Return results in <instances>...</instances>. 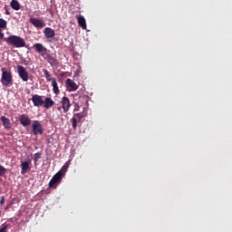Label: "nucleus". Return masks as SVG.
<instances>
[{
  "label": "nucleus",
  "mask_w": 232,
  "mask_h": 232,
  "mask_svg": "<svg viewBox=\"0 0 232 232\" xmlns=\"http://www.w3.org/2000/svg\"><path fill=\"white\" fill-rule=\"evenodd\" d=\"M32 101H33L34 106H36L38 108L40 106H43L44 104L43 97L38 94L33 95Z\"/></svg>",
  "instance_id": "nucleus-9"
},
{
  "label": "nucleus",
  "mask_w": 232,
  "mask_h": 232,
  "mask_svg": "<svg viewBox=\"0 0 232 232\" xmlns=\"http://www.w3.org/2000/svg\"><path fill=\"white\" fill-rule=\"evenodd\" d=\"M30 22L35 26L36 28H43L45 26V24L39 20L38 18H31Z\"/></svg>",
  "instance_id": "nucleus-11"
},
{
  "label": "nucleus",
  "mask_w": 232,
  "mask_h": 232,
  "mask_svg": "<svg viewBox=\"0 0 232 232\" xmlns=\"http://www.w3.org/2000/svg\"><path fill=\"white\" fill-rule=\"evenodd\" d=\"M8 224L4 225V227L0 229V232H7Z\"/></svg>",
  "instance_id": "nucleus-27"
},
{
  "label": "nucleus",
  "mask_w": 232,
  "mask_h": 232,
  "mask_svg": "<svg viewBox=\"0 0 232 232\" xmlns=\"http://www.w3.org/2000/svg\"><path fill=\"white\" fill-rule=\"evenodd\" d=\"M52 86H53V93H55V95H59L60 90H59L58 83H57L56 80H53Z\"/></svg>",
  "instance_id": "nucleus-20"
},
{
  "label": "nucleus",
  "mask_w": 232,
  "mask_h": 232,
  "mask_svg": "<svg viewBox=\"0 0 232 232\" xmlns=\"http://www.w3.org/2000/svg\"><path fill=\"white\" fill-rule=\"evenodd\" d=\"M77 19H78V24L83 29V30H86L87 28V24H86V20L83 16L82 15H79L77 16Z\"/></svg>",
  "instance_id": "nucleus-17"
},
{
  "label": "nucleus",
  "mask_w": 232,
  "mask_h": 232,
  "mask_svg": "<svg viewBox=\"0 0 232 232\" xmlns=\"http://www.w3.org/2000/svg\"><path fill=\"white\" fill-rule=\"evenodd\" d=\"M70 162H71V160H68L67 162H65V164L63 165V167L61 169V170L60 171H62V176H63V173H66L67 172V170H68V169H69V167H70Z\"/></svg>",
  "instance_id": "nucleus-22"
},
{
  "label": "nucleus",
  "mask_w": 232,
  "mask_h": 232,
  "mask_svg": "<svg viewBox=\"0 0 232 232\" xmlns=\"http://www.w3.org/2000/svg\"><path fill=\"white\" fill-rule=\"evenodd\" d=\"M10 5L14 10L17 11L20 9V4L17 0H12Z\"/></svg>",
  "instance_id": "nucleus-21"
},
{
  "label": "nucleus",
  "mask_w": 232,
  "mask_h": 232,
  "mask_svg": "<svg viewBox=\"0 0 232 232\" xmlns=\"http://www.w3.org/2000/svg\"><path fill=\"white\" fill-rule=\"evenodd\" d=\"M61 102H62L63 112L67 113L69 111L70 108H71V102H70L69 98H67L65 96L63 97Z\"/></svg>",
  "instance_id": "nucleus-8"
},
{
  "label": "nucleus",
  "mask_w": 232,
  "mask_h": 232,
  "mask_svg": "<svg viewBox=\"0 0 232 232\" xmlns=\"http://www.w3.org/2000/svg\"><path fill=\"white\" fill-rule=\"evenodd\" d=\"M20 121V124L24 127V128H27L31 125L32 121L30 120V118L25 115V114H22L19 118Z\"/></svg>",
  "instance_id": "nucleus-7"
},
{
  "label": "nucleus",
  "mask_w": 232,
  "mask_h": 232,
  "mask_svg": "<svg viewBox=\"0 0 232 232\" xmlns=\"http://www.w3.org/2000/svg\"><path fill=\"white\" fill-rule=\"evenodd\" d=\"M71 122H72V129L75 130L77 129V123H79L80 121L72 117V119L71 120Z\"/></svg>",
  "instance_id": "nucleus-24"
},
{
  "label": "nucleus",
  "mask_w": 232,
  "mask_h": 232,
  "mask_svg": "<svg viewBox=\"0 0 232 232\" xmlns=\"http://www.w3.org/2000/svg\"><path fill=\"white\" fill-rule=\"evenodd\" d=\"M17 72H18V75L22 79V81L24 82H27V81L29 79V74H28L27 71L25 70V68L23 65H17Z\"/></svg>",
  "instance_id": "nucleus-5"
},
{
  "label": "nucleus",
  "mask_w": 232,
  "mask_h": 232,
  "mask_svg": "<svg viewBox=\"0 0 232 232\" xmlns=\"http://www.w3.org/2000/svg\"><path fill=\"white\" fill-rule=\"evenodd\" d=\"M73 118L81 122V120L83 118V112H78L73 115Z\"/></svg>",
  "instance_id": "nucleus-23"
},
{
  "label": "nucleus",
  "mask_w": 232,
  "mask_h": 232,
  "mask_svg": "<svg viewBox=\"0 0 232 232\" xmlns=\"http://www.w3.org/2000/svg\"><path fill=\"white\" fill-rule=\"evenodd\" d=\"M46 61L51 64V66H58L59 64V61L54 54H50Z\"/></svg>",
  "instance_id": "nucleus-13"
},
{
  "label": "nucleus",
  "mask_w": 232,
  "mask_h": 232,
  "mask_svg": "<svg viewBox=\"0 0 232 232\" xmlns=\"http://www.w3.org/2000/svg\"><path fill=\"white\" fill-rule=\"evenodd\" d=\"M5 202V197H1V198H0V205H4Z\"/></svg>",
  "instance_id": "nucleus-28"
},
{
  "label": "nucleus",
  "mask_w": 232,
  "mask_h": 232,
  "mask_svg": "<svg viewBox=\"0 0 232 232\" xmlns=\"http://www.w3.org/2000/svg\"><path fill=\"white\" fill-rule=\"evenodd\" d=\"M8 208H9V206H7V207L5 208V210H7V209H8Z\"/></svg>",
  "instance_id": "nucleus-30"
},
{
  "label": "nucleus",
  "mask_w": 232,
  "mask_h": 232,
  "mask_svg": "<svg viewBox=\"0 0 232 232\" xmlns=\"http://www.w3.org/2000/svg\"><path fill=\"white\" fill-rule=\"evenodd\" d=\"M0 82L5 88H10V86H13L14 79L11 71H7L3 68Z\"/></svg>",
  "instance_id": "nucleus-2"
},
{
  "label": "nucleus",
  "mask_w": 232,
  "mask_h": 232,
  "mask_svg": "<svg viewBox=\"0 0 232 232\" xmlns=\"http://www.w3.org/2000/svg\"><path fill=\"white\" fill-rule=\"evenodd\" d=\"M5 14H10V12L6 9V10H5Z\"/></svg>",
  "instance_id": "nucleus-29"
},
{
  "label": "nucleus",
  "mask_w": 232,
  "mask_h": 232,
  "mask_svg": "<svg viewBox=\"0 0 232 232\" xmlns=\"http://www.w3.org/2000/svg\"><path fill=\"white\" fill-rule=\"evenodd\" d=\"M0 121L3 123V126L5 127V130H10L11 129V122L10 120L5 116L0 117Z\"/></svg>",
  "instance_id": "nucleus-16"
},
{
  "label": "nucleus",
  "mask_w": 232,
  "mask_h": 232,
  "mask_svg": "<svg viewBox=\"0 0 232 232\" xmlns=\"http://www.w3.org/2000/svg\"><path fill=\"white\" fill-rule=\"evenodd\" d=\"M32 129L34 136H41L44 133L43 125L38 121H34Z\"/></svg>",
  "instance_id": "nucleus-4"
},
{
  "label": "nucleus",
  "mask_w": 232,
  "mask_h": 232,
  "mask_svg": "<svg viewBox=\"0 0 232 232\" xmlns=\"http://www.w3.org/2000/svg\"><path fill=\"white\" fill-rule=\"evenodd\" d=\"M33 46L35 48V51L45 59V61L51 55V53H49V51L42 44L36 43Z\"/></svg>",
  "instance_id": "nucleus-3"
},
{
  "label": "nucleus",
  "mask_w": 232,
  "mask_h": 232,
  "mask_svg": "<svg viewBox=\"0 0 232 232\" xmlns=\"http://www.w3.org/2000/svg\"><path fill=\"white\" fill-rule=\"evenodd\" d=\"M4 41L16 48L26 46L24 39L17 35H10L7 38H5Z\"/></svg>",
  "instance_id": "nucleus-1"
},
{
  "label": "nucleus",
  "mask_w": 232,
  "mask_h": 232,
  "mask_svg": "<svg viewBox=\"0 0 232 232\" xmlns=\"http://www.w3.org/2000/svg\"><path fill=\"white\" fill-rule=\"evenodd\" d=\"M30 163H31V160H25L21 162L22 175H25L31 169Z\"/></svg>",
  "instance_id": "nucleus-10"
},
{
  "label": "nucleus",
  "mask_w": 232,
  "mask_h": 232,
  "mask_svg": "<svg viewBox=\"0 0 232 232\" xmlns=\"http://www.w3.org/2000/svg\"><path fill=\"white\" fill-rule=\"evenodd\" d=\"M60 110H61V107H58V111H60Z\"/></svg>",
  "instance_id": "nucleus-31"
},
{
  "label": "nucleus",
  "mask_w": 232,
  "mask_h": 232,
  "mask_svg": "<svg viewBox=\"0 0 232 232\" xmlns=\"http://www.w3.org/2000/svg\"><path fill=\"white\" fill-rule=\"evenodd\" d=\"M62 171H58L49 182V188H53L56 184L62 181Z\"/></svg>",
  "instance_id": "nucleus-6"
},
{
  "label": "nucleus",
  "mask_w": 232,
  "mask_h": 232,
  "mask_svg": "<svg viewBox=\"0 0 232 232\" xmlns=\"http://www.w3.org/2000/svg\"><path fill=\"white\" fill-rule=\"evenodd\" d=\"M46 39H50L55 36V32L51 27H46L44 31Z\"/></svg>",
  "instance_id": "nucleus-12"
},
{
  "label": "nucleus",
  "mask_w": 232,
  "mask_h": 232,
  "mask_svg": "<svg viewBox=\"0 0 232 232\" xmlns=\"http://www.w3.org/2000/svg\"><path fill=\"white\" fill-rule=\"evenodd\" d=\"M44 104L46 110H50V108H53V106H54V102L51 97H46L44 101Z\"/></svg>",
  "instance_id": "nucleus-15"
},
{
  "label": "nucleus",
  "mask_w": 232,
  "mask_h": 232,
  "mask_svg": "<svg viewBox=\"0 0 232 232\" xmlns=\"http://www.w3.org/2000/svg\"><path fill=\"white\" fill-rule=\"evenodd\" d=\"M7 172V169L3 167L2 165H0V177L5 176V174Z\"/></svg>",
  "instance_id": "nucleus-25"
},
{
  "label": "nucleus",
  "mask_w": 232,
  "mask_h": 232,
  "mask_svg": "<svg viewBox=\"0 0 232 232\" xmlns=\"http://www.w3.org/2000/svg\"><path fill=\"white\" fill-rule=\"evenodd\" d=\"M66 84L67 86H69L71 92H76V90H78V85L76 82H74L72 80H71L70 78H68L66 80Z\"/></svg>",
  "instance_id": "nucleus-14"
},
{
  "label": "nucleus",
  "mask_w": 232,
  "mask_h": 232,
  "mask_svg": "<svg viewBox=\"0 0 232 232\" xmlns=\"http://www.w3.org/2000/svg\"><path fill=\"white\" fill-rule=\"evenodd\" d=\"M43 72L44 73V77L47 82H53V81H55V78H52L51 73L47 71V69H43Z\"/></svg>",
  "instance_id": "nucleus-19"
},
{
  "label": "nucleus",
  "mask_w": 232,
  "mask_h": 232,
  "mask_svg": "<svg viewBox=\"0 0 232 232\" xmlns=\"http://www.w3.org/2000/svg\"><path fill=\"white\" fill-rule=\"evenodd\" d=\"M42 158V153L41 152H37L34 154V162L36 163L40 159Z\"/></svg>",
  "instance_id": "nucleus-26"
},
{
  "label": "nucleus",
  "mask_w": 232,
  "mask_h": 232,
  "mask_svg": "<svg viewBox=\"0 0 232 232\" xmlns=\"http://www.w3.org/2000/svg\"><path fill=\"white\" fill-rule=\"evenodd\" d=\"M7 25V22L2 18H0V39H3L5 34L2 32V29H5Z\"/></svg>",
  "instance_id": "nucleus-18"
}]
</instances>
